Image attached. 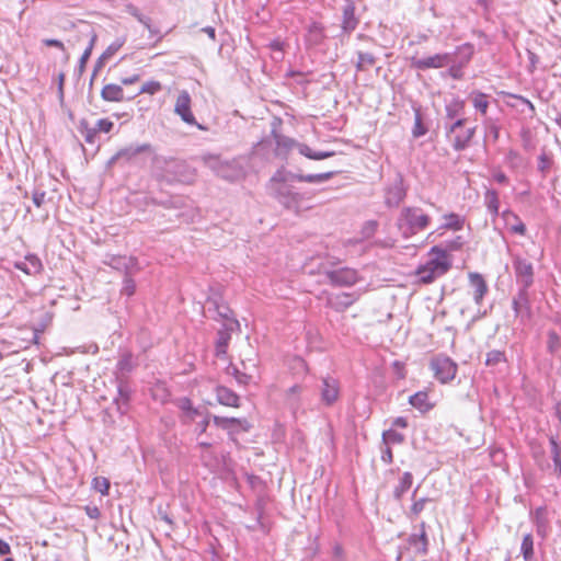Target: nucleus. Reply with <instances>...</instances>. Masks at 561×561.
<instances>
[{"label": "nucleus", "instance_id": "obj_1", "mask_svg": "<svg viewBox=\"0 0 561 561\" xmlns=\"http://www.w3.org/2000/svg\"><path fill=\"white\" fill-rule=\"evenodd\" d=\"M450 267L451 262L447 251L439 247H433L428 253V260L416 268L415 275L421 283L431 284L445 275Z\"/></svg>", "mask_w": 561, "mask_h": 561}, {"label": "nucleus", "instance_id": "obj_2", "mask_svg": "<svg viewBox=\"0 0 561 561\" xmlns=\"http://www.w3.org/2000/svg\"><path fill=\"white\" fill-rule=\"evenodd\" d=\"M430 224L431 217L417 206L403 207L397 219V227L405 239L424 231Z\"/></svg>", "mask_w": 561, "mask_h": 561}, {"label": "nucleus", "instance_id": "obj_3", "mask_svg": "<svg viewBox=\"0 0 561 561\" xmlns=\"http://www.w3.org/2000/svg\"><path fill=\"white\" fill-rule=\"evenodd\" d=\"M157 163H162V176L168 183L190 184L195 178L194 170L184 160L175 158H158Z\"/></svg>", "mask_w": 561, "mask_h": 561}, {"label": "nucleus", "instance_id": "obj_4", "mask_svg": "<svg viewBox=\"0 0 561 561\" xmlns=\"http://www.w3.org/2000/svg\"><path fill=\"white\" fill-rule=\"evenodd\" d=\"M335 172H323L317 174H297L288 172L285 169L277 170L271 179V182L278 186L280 184H287L291 181L306 182V183H323L333 178Z\"/></svg>", "mask_w": 561, "mask_h": 561}, {"label": "nucleus", "instance_id": "obj_5", "mask_svg": "<svg viewBox=\"0 0 561 561\" xmlns=\"http://www.w3.org/2000/svg\"><path fill=\"white\" fill-rule=\"evenodd\" d=\"M431 368L435 378L442 382L447 383L451 381L457 374V364L447 356H436L431 362Z\"/></svg>", "mask_w": 561, "mask_h": 561}, {"label": "nucleus", "instance_id": "obj_6", "mask_svg": "<svg viewBox=\"0 0 561 561\" xmlns=\"http://www.w3.org/2000/svg\"><path fill=\"white\" fill-rule=\"evenodd\" d=\"M450 55L449 53H437L432 56L419 58L416 56H412L410 58V65L413 69L416 70H428V69H439L445 68L448 64H450Z\"/></svg>", "mask_w": 561, "mask_h": 561}, {"label": "nucleus", "instance_id": "obj_7", "mask_svg": "<svg viewBox=\"0 0 561 561\" xmlns=\"http://www.w3.org/2000/svg\"><path fill=\"white\" fill-rule=\"evenodd\" d=\"M192 105V99L190 93L186 90H183L179 93L176 98V102L174 105V113L181 117V119L188 124V125H195L198 129L205 130L206 127L198 124L195 119V116L192 113L191 110Z\"/></svg>", "mask_w": 561, "mask_h": 561}, {"label": "nucleus", "instance_id": "obj_8", "mask_svg": "<svg viewBox=\"0 0 561 561\" xmlns=\"http://www.w3.org/2000/svg\"><path fill=\"white\" fill-rule=\"evenodd\" d=\"M325 277L331 285L339 287H350L359 280L357 271L350 267L327 271Z\"/></svg>", "mask_w": 561, "mask_h": 561}, {"label": "nucleus", "instance_id": "obj_9", "mask_svg": "<svg viewBox=\"0 0 561 561\" xmlns=\"http://www.w3.org/2000/svg\"><path fill=\"white\" fill-rule=\"evenodd\" d=\"M111 268L126 274H137L140 271L139 262L135 256L111 255L104 261Z\"/></svg>", "mask_w": 561, "mask_h": 561}, {"label": "nucleus", "instance_id": "obj_10", "mask_svg": "<svg viewBox=\"0 0 561 561\" xmlns=\"http://www.w3.org/2000/svg\"><path fill=\"white\" fill-rule=\"evenodd\" d=\"M512 308L515 317L519 318L522 322L528 321L531 318V305L529 300L528 288L519 287L517 294L513 297Z\"/></svg>", "mask_w": 561, "mask_h": 561}, {"label": "nucleus", "instance_id": "obj_11", "mask_svg": "<svg viewBox=\"0 0 561 561\" xmlns=\"http://www.w3.org/2000/svg\"><path fill=\"white\" fill-rule=\"evenodd\" d=\"M513 267L518 285L523 288H529L534 283V266L533 264L519 256L513 260Z\"/></svg>", "mask_w": 561, "mask_h": 561}, {"label": "nucleus", "instance_id": "obj_12", "mask_svg": "<svg viewBox=\"0 0 561 561\" xmlns=\"http://www.w3.org/2000/svg\"><path fill=\"white\" fill-rule=\"evenodd\" d=\"M275 196L280 204H283L286 208H298L302 201V195L294 190L288 184H280L275 186Z\"/></svg>", "mask_w": 561, "mask_h": 561}, {"label": "nucleus", "instance_id": "obj_13", "mask_svg": "<svg viewBox=\"0 0 561 561\" xmlns=\"http://www.w3.org/2000/svg\"><path fill=\"white\" fill-rule=\"evenodd\" d=\"M242 369L237 367L236 365L230 364L226 368V373L232 376L239 386H248L252 381V370L256 369V363H245L241 362Z\"/></svg>", "mask_w": 561, "mask_h": 561}, {"label": "nucleus", "instance_id": "obj_14", "mask_svg": "<svg viewBox=\"0 0 561 561\" xmlns=\"http://www.w3.org/2000/svg\"><path fill=\"white\" fill-rule=\"evenodd\" d=\"M425 523L420 524L417 531L412 533L408 538V543L417 556H426L428 552V538L425 530Z\"/></svg>", "mask_w": 561, "mask_h": 561}, {"label": "nucleus", "instance_id": "obj_15", "mask_svg": "<svg viewBox=\"0 0 561 561\" xmlns=\"http://www.w3.org/2000/svg\"><path fill=\"white\" fill-rule=\"evenodd\" d=\"M213 422L217 427L228 431L229 434L236 433L238 430L248 432L251 427L250 423L245 419L214 415Z\"/></svg>", "mask_w": 561, "mask_h": 561}, {"label": "nucleus", "instance_id": "obj_16", "mask_svg": "<svg viewBox=\"0 0 561 561\" xmlns=\"http://www.w3.org/2000/svg\"><path fill=\"white\" fill-rule=\"evenodd\" d=\"M340 396V386L336 379L328 377L322 379L320 397L323 404L330 407Z\"/></svg>", "mask_w": 561, "mask_h": 561}, {"label": "nucleus", "instance_id": "obj_17", "mask_svg": "<svg viewBox=\"0 0 561 561\" xmlns=\"http://www.w3.org/2000/svg\"><path fill=\"white\" fill-rule=\"evenodd\" d=\"M209 305L214 307L216 320H224V327L230 330L239 328V322L233 318L232 310L226 305H219L216 300H209Z\"/></svg>", "mask_w": 561, "mask_h": 561}, {"label": "nucleus", "instance_id": "obj_18", "mask_svg": "<svg viewBox=\"0 0 561 561\" xmlns=\"http://www.w3.org/2000/svg\"><path fill=\"white\" fill-rule=\"evenodd\" d=\"M477 131V126H471L457 130L451 139V147L455 151H462L470 146Z\"/></svg>", "mask_w": 561, "mask_h": 561}, {"label": "nucleus", "instance_id": "obj_19", "mask_svg": "<svg viewBox=\"0 0 561 561\" xmlns=\"http://www.w3.org/2000/svg\"><path fill=\"white\" fill-rule=\"evenodd\" d=\"M407 195L405 188L401 180L396 181L387 187L385 193V204L388 207H397L404 199Z\"/></svg>", "mask_w": 561, "mask_h": 561}, {"label": "nucleus", "instance_id": "obj_20", "mask_svg": "<svg viewBox=\"0 0 561 561\" xmlns=\"http://www.w3.org/2000/svg\"><path fill=\"white\" fill-rule=\"evenodd\" d=\"M131 390L127 381L118 379L117 396L114 398V404L121 414H125L128 410Z\"/></svg>", "mask_w": 561, "mask_h": 561}, {"label": "nucleus", "instance_id": "obj_21", "mask_svg": "<svg viewBox=\"0 0 561 561\" xmlns=\"http://www.w3.org/2000/svg\"><path fill=\"white\" fill-rule=\"evenodd\" d=\"M175 404L182 412L181 422L183 424H190L194 422L197 416L201 415L199 410L193 407L192 400L187 397L179 398Z\"/></svg>", "mask_w": 561, "mask_h": 561}, {"label": "nucleus", "instance_id": "obj_22", "mask_svg": "<svg viewBox=\"0 0 561 561\" xmlns=\"http://www.w3.org/2000/svg\"><path fill=\"white\" fill-rule=\"evenodd\" d=\"M151 151V145L150 144H142V145H130L127 146L116 152L115 156L111 159V162H114L116 160H125V161H131L136 156L142 153V152H150Z\"/></svg>", "mask_w": 561, "mask_h": 561}, {"label": "nucleus", "instance_id": "obj_23", "mask_svg": "<svg viewBox=\"0 0 561 561\" xmlns=\"http://www.w3.org/2000/svg\"><path fill=\"white\" fill-rule=\"evenodd\" d=\"M470 286L472 287V297L477 305H480L486 295L489 288L483 276L479 273L469 274Z\"/></svg>", "mask_w": 561, "mask_h": 561}, {"label": "nucleus", "instance_id": "obj_24", "mask_svg": "<svg viewBox=\"0 0 561 561\" xmlns=\"http://www.w3.org/2000/svg\"><path fill=\"white\" fill-rule=\"evenodd\" d=\"M450 54L453 55V61L455 64L466 68L474 55V46L471 43H463L457 46Z\"/></svg>", "mask_w": 561, "mask_h": 561}, {"label": "nucleus", "instance_id": "obj_25", "mask_svg": "<svg viewBox=\"0 0 561 561\" xmlns=\"http://www.w3.org/2000/svg\"><path fill=\"white\" fill-rule=\"evenodd\" d=\"M357 296L351 293H341L328 298V306L336 311H344L351 307L356 300Z\"/></svg>", "mask_w": 561, "mask_h": 561}, {"label": "nucleus", "instance_id": "obj_26", "mask_svg": "<svg viewBox=\"0 0 561 561\" xmlns=\"http://www.w3.org/2000/svg\"><path fill=\"white\" fill-rule=\"evenodd\" d=\"M215 393L217 401L221 405L239 408L240 407V397L232 391L231 389L225 386H217L215 388Z\"/></svg>", "mask_w": 561, "mask_h": 561}, {"label": "nucleus", "instance_id": "obj_27", "mask_svg": "<svg viewBox=\"0 0 561 561\" xmlns=\"http://www.w3.org/2000/svg\"><path fill=\"white\" fill-rule=\"evenodd\" d=\"M484 206L494 221L500 216V198L499 193L493 188H488L483 196Z\"/></svg>", "mask_w": 561, "mask_h": 561}, {"label": "nucleus", "instance_id": "obj_28", "mask_svg": "<svg viewBox=\"0 0 561 561\" xmlns=\"http://www.w3.org/2000/svg\"><path fill=\"white\" fill-rule=\"evenodd\" d=\"M273 138L275 140V152L277 156L286 154L291 149H296V145H298V141L294 138L278 134L275 130H273Z\"/></svg>", "mask_w": 561, "mask_h": 561}, {"label": "nucleus", "instance_id": "obj_29", "mask_svg": "<svg viewBox=\"0 0 561 561\" xmlns=\"http://www.w3.org/2000/svg\"><path fill=\"white\" fill-rule=\"evenodd\" d=\"M324 38V28L323 26L318 22H312L308 30L307 34L305 36L306 44L308 46H318L322 43Z\"/></svg>", "mask_w": 561, "mask_h": 561}, {"label": "nucleus", "instance_id": "obj_30", "mask_svg": "<svg viewBox=\"0 0 561 561\" xmlns=\"http://www.w3.org/2000/svg\"><path fill=\"white\" fill-rule=\"evenodd\" d=\"M101 98L106 102H122L125 100L123 88L114 83L103 87Z\"/></svg>", "mask_w": 561, "mask_h": 561}, {"label": "nucleus", "instance_id": "obj_31", "mask_svg": "<svg viewBox=\"0 0 561 561\" xmlns=\"http://www.w3.org/2000/svg\"><path fill=\"white\" fill-rule=\"evenodd\" d=\"M502 218L511 225L510 229L512 232L524 236L526 233V226L520 218L512 210L506 209L501 214Z\"/></svg>", "mask_w": 561, "mask_h": 561}, {"label": "nucleus", "instance_id": "obj_32", "mask_svg": "<svg viewBox=\"0 0 561 561\" xmlns=\"http://www.w3.org/2000/svg\"><path fill=\"white\" fill-rule=\"evenodd\" d=\"M296 149L301 156L311 160H323L334 156V151H314L308 145L302 142H298V145H296Z\"/></svg>", "mask_w": 561, "mask_h": 561}, {"label": "nucleus", "instance_id": "obj_33", "mask_svg": "<svg viewBox=\"0 0 561 561\" xmlns=\"http://www.w3.org/2000/svg\"><path fill=\"white\" fill-rule=\"evenodd\" d=\"M233 330L222 328L217 333V340H216V356L220 357L224 356L227 353V347L231 339V332Z\"/></svg>", "mask_w": 561, "mask_h": 561}, {"label": "nucleus", "instance_id": "obj_34", "mask_svg": "<svg viewBox=\"0 0 561 561\" xmlns=\"http://www.w3.org/2000/svg\"><path fill=\"white\" fill-rule=\"evenodd\" d=\"M357 24L358 21L355 18V7L353 3H348L343 10L342 27L345 32L350 33L356 28Z\"/></svg>", "mask_w": 561, "mask_h": 561}, {"label": "nucleus", "instance_id": "obj_35", "mask_svg": "<svg viewBox=\"0 0 561 561\" xmlns=\"http://www.w3.org/2000/svg\"><path fill=\"white\" fill-rule=\"evenodd\" d=\"M443 218L445 221L440 226L442 229L458 231L461 230L465 226V217L456 213L446 214Z\"/></svg>", "mask_w": 561, "mask_h": 561}, {"label": "nucleus", "instance_id": "obj_36", "mask_svg": "<svg viewBox=\"0 0 561 561\" xmlns=\"http://www.w3.org/2000/svg\"><path fill=\"white\" fill-rule=\"evenodd\" d=\"M413 476L411 472L407 471L399 479V483L396 485L393 490V497L398 501L402 499L404 493L412 486Z\"/></svg>", "mask_w": 561, "mask_h": 561}, {"label": "nucleus", "instance_id": "obj_37", "mask_svg": "<svg viewBox=\"0 0 561 561\" xmlns=\"http://www.w3.org/2000/svg\"><path fill=\"white\" fill-rule=\"evenodd\" d=\"M302 387L295 385L286 391V404L293 411L296 412L300 408V394Z\"/></svg>", "mask_w": 561, "mask_h": 561}, {"label": "nucleus", "instance_id": "obj_38", "mask_svg": "<svg viewBox=\"0 0 561 561\" xmlns=\"http://www.w3.org/2000/svg\"><path fill=\"white\" fill-rule=\"evenodd\" d=\"M470 96L476 111L480 112L482 115H485L489 107V95L480 91H473Z\"/></svg>", "mask_w": 561, "mask_h": 561}, {"label": "nucleus", "instance_id": "obj_39", "mask_svg": "<svg viewBox=\"0 0 561 561\" xmlns=\"http://www.w3.org/2000/svg\"><path fill=\"white\" fill-rule=\"evenodd\" d=\"M409 402L415 409L420 411H428L432 409V404L428 403V394L425 391H419L412 394Z\"/></svg>", "mask_w": 561, "mask_h": 561}, {"label": "nucleus", "instance_id": "obj_40", "mask_svg": "<svg viewBox=\"0 0 561 561\" xmlns=\"http://www.w3.org/2000/svg\"><path fill=\"white\" fill-rule=\"evenodd\" d=\"M520 552L523 554L524 561H535L534 538L531 534H526L523 537Z\"/></svg>", "mask_w": 561, "mask_h": 561}, {"label": "nucleus", "instance_id": "obj_41", "mask_svg": "<svg viewBox=\"0 0 561 561\" xmlns=\"http://www.w3.org/2000/svg\"><path fill=\"white\" fill-rule=\"evenodd\" d=\"M405 437L403 434L397 432L393 428L383 431L381 442L383 446L400 445L404 442Z\"/></svg>", "mask_w": 561, "mask_h": 561}, {"label": "nucleus", "instance_id": "obj_42", "mask_svg": "<svg viewBox=\"0 0 561 561\" xmlns=\"http://www.w3.org/2000/svg\"><path fill=\"white\" fill-rule=\"evenodd\" d=\"M376 62V57L370 53L357 51V62L355 64L357 71H366Z\"/></svg>", "mask_w": 561, "mask_h": 561}, {"label": "nucleus", "instance_id": "obj_43", "mask_svg": "<svg viewBox=\"0 0 561 561\" xmlns=\"http://www.w3.org/2000/svg\"><path fill=\"white\" fill-rule=\"evenodd\" d=\"M561 350V336L554 330L547 332V352L551 355H556Z\"/></svg>", "mask_w": 561, "mask_h": 561}, {"label": "nucleus", "instance_id": "obj_44", "mask_svg": "<svg viewBox=\"0 0 561 561\" xmlns=\"http://www.w3.org/2000/svg\"><path fill=\"white\" fill-rule=\"evenodd\" d=\"M465 103L460 100H454L445 106L446 118L456 119L463 111Z\"/></svg>", "mask_w": 561, "mask_h": 561}, {"label": "nucleus", "instance_id": "obj_45", "mask_svg": "<svg viewBox=\"0 0 561 561\" xmlns=\"http://www.w3.org/2000/svg\"><path fill=\"white\" fill-rule=\"evenodd\" d=\"M417 489L419 488H416L412 494V499L414 500V502L410 508V515L412 517L419 516L425 510L426 504L432 502V499H430V497H421L419 500H415V494H416Z\"/></svg>", "mask_w": 561, "mask_h": 561}, {"label": "nucleus", "instance_id": "obj_46", "mask_svg": "<svg viewBox=\"0 0 561 561\" xmlns=\"http://www.w3.org/2000/svg\"><path fill=\"white\" fill-rule=\"evenodd\" d=\"M507 358L505 352L499 350H492L486 353L485 365L489 367L496 366L501 363H506Z\"/></svg>", "mask_w": 561, "mask_h": 561}, {"label": "nucleus", "instance_id": "obj_47", "mask_svg": "<svg viewBox=\"0 0 561 561\" xmlns=\"http://www.w3.org/2000/svg\"><path fill=\"white\" fill-rule=\"evenodd\" d=\"M79 130L83 135L85 142L92 145L95 142V136L98 130L95 127H90L87 121L82 119L80 122Z\"/></svg>", "mask_w": 561, "mask_h": 561}, {"label": "nucleus", "instance_id": "obj_48", "mask_svg": "<svg viewBox=\"0 0 561 561\" xmlns=\"http://www.w3.org/2000/svg\"><path fill=\"white\" fill-rule=\"evenodd\" d=\"M135 274H126L124 275V279H123V286H122V289H121V294L122 295H125L127 297H130L135 294L136 291V283L133 278Z\"/></svg>", "mask_w": 561, "mask_h": 561}, {"label": "nucleus", "instance_id": "obj_49", "mask_svg": "<svg viewBox=\"0 0 561 561\" xmlns=\"http://www.w3.org/2000/svg\"><path fill=\"white\" fill-rule=\"evenodd\" d=\"M542 513H543L542 507H539L536 510L535 524L537 527V534L541 538H545L547 535V523H546L545 518L542 517Z\"/></svg>", "mask_w": 561, "mask_h": 561}, {"label": "nucleus", "instance_id": "obj_50", "mask_svg": "<svg viewBox=\"0 0 561 561\" xmlns=\"http://www.w3.org/2000/svg\"><path fill=\"white\" fill-rule=\"evenodd\" d=\"M427 133V128L423 125L422 115L419 110L415 111L414 117V126L412 129V135L415 138H420Z\"/></svg>", "mask_w": 561, "mask_h": 561}, {"label": "nucleus", "instance_id": "obj_51", "mask_svg": "<svg viewBox=\"0 0 561 561\" xmlns=\"http://www.w3.org/2000/svg\"><path fill=\"white\" fill-rule=\"evenodd\" d=\"M162 89V85L159 81H154V80H150V81H147L145 82L141 88L139 89L138 93L136 95H139V94H156L158 93L159 91H161Z\"/></svg>", "mask_w": 561, "mask_h": 561}, {"label": "nucleus", "instance_id": "obj_52", "mask_svg": "<svg viewBox=\"0 0 561 561\" xmlns=\"http://www.w3.org/2000/svg\"><path fill=\"white\" fill-rule=\"evenodd\" d=\"M121 373H130L134 369L133 356L130 353H125L116 365Z\"/></svg>", "mask_w": 561, "mask_h": 561}, {"label": "nucleus", "instance_id": "obj_53", "mask_svg": "<svg viewBox=\"0 0 561 561\" xmlns=\"http://www.w3.org/2000/svg\"><path fill=\"white\" fill-rule=\"evenodd\" d=\"M96 38H98V35L95 32H91L90 34V42H89V45L88 47L84 49L82 56L80 57V60H79V64H80V68H83L87 60L90 58L91 56V53H92V49H93V46L96 42Z\"/></svg>", "mask_w": 561, "mask_h": 561}, {"label": "nucleus", "instance_id": "obj_54", "mask_svg": "<svg viewBox=\"0 0 561 561\" xmlns=\"http://www.w3.org/2000/svg\"><path fill=\"white\" fill-rule=\"evenodd\" d=\"M467 119L466 118H456L450 124H445V133L446 137H451L453 134H455L457 130L462 129L466 125Z\"/></svg>", "mask_w": 561, "mask_h": 561}, {"label": "nucleus", "instance_id": "obj_55", "mask_svg": "<svg viewBox=\"0 0 561 561\" xmlns=\"http://www.w3.org/2000/svg\"><path fill=\"white\" fill-rule=\"evenodd\" d=\"M93 488L102 495H106L110 490V481L103 477H96L93 479Z\"/></svg>", "mask_w": 561, "mask_h": 561}, {"label": "nucleus", "instance_id": "obj_56", "mask_svg": "<svg viewBox=\"0 0 561 561\" xmlns=\"http://www.w3.org/2000/svg\"><path fill=\"white\" fill-rule=\"evenodd\" d=\"M330 561H347V557H346L345 550H344V548L342 547L341 543L335 542L332 546Z\"/></svg>", "mask_w": 561, "mask_h": 561}, {"label": "nucleus", "instance_id": "obj_57", "mask_svg": "<svg viewBox=\"0 0 561 561\" xmlns=\"http://www.w3.org/2000/svg\"><path fill=\"white\" fill-rule=\"evenodd\" d=\"M446 67H448V75L453 79H456V80L462 79L465 68L453 61V55H450V64H448Z\"/></svg>", "mask_w": 561, "mask_h": 561}, {"label": "nucleus", "instance_id": "obj_58", "mask_svg": "<svg viewBox=\"0 0 561 561\" xmlns=\"http://www.w3.org/2000/svg\"><path fill=\"white\" fill-rule=\"evenodd\" d=\"M125 44L124 38H116L108 47L105 49V51L102 55V58H110L113 56L116 51L121 49V47Z\"/></svg>", "mask_w": 561, "mask_h": 561}, {"label": "nucleus", "instance_id": "obj_59", "mask_svg": "<svg viewBox=\"0 0 561 561\" xmlns=\"http://www.w3.org/2000/svg\"><path fill=\"white\" fill-rule=\"evenodd\" d=\"M378 228V222L376 220H368L364 224L362 229V234L364 238L368 239L375 234Z\"/></svg>", "mask_w": 561, "mask_h": 561}, {"label": "nucleus", "instance_id": "obj_60", "mask_svg": "<svg viewBox=\"0 0 561 561\" xmlns=\"http://www.w3.org/2000/svg\"><path fill=\"white\" fill-rule=\"evenodd\" d=\"M551 159L545 153L542 152L539 157H538V164H537V168L538 170L542 173V174H546L548 172V170L550 169L551 167Z\"/></svg>", "mask_w": 561, "mask_h": 561}, {"label": "nucleus", "instance_id": "obj_61", "mask_svg": "<svg viewBox=\"0 0 561 561\" xmlns=\"http://www.w3.org/2000/svg\"><path fill=\"white\" fill-rule=\"evenodd\" d=\"M114 124L112 121L107 118H101L96 122L95 128L99 131L102 133H110L113 128Z\"/></svg>", "mask_w": 561, "mask_h": 561}, {"label": "nucleus", "instance_id": "obj_62", "mask_svg": "<svg viewBox=\"0 0 561 561\" xmlns=\"http://www.w3.org/2000/svg\"><path fill=\"white\" fill-rule=\"evenodd\" d=\"M125 11L131 16H134L138 22H140V19L145 18V14H142L141 11L133 3L126 4Z\"/></svg>", "mask_w": 561, "mask_h": 561}, {"label": "nucleus", "instance_id": "obj_63", "mask_svg": "<svg viewBox=\"0 0 561 561\" xmlns=\"http://www.w3.org/2000/svg\"><path fill=\"white\" fill-rule=\"evenodd\" d=\"M381 460L385 463H387V465L392 463L393 455H392L391 447L382 445V447H381Z\"/></svg>", "mask_w": 561, "mask_h": 561}, {"label": "nucleus", "instance_id": "obj_64", "mask_svg": "<svg viewBox=\"0 0 561 561\" xmlns=\"http://www.w3.org/2000/svg\"><path fill=\"white\" fill-rule=\"evenodd\" d=\"M552 460H553L554 472L558 476H560L561 474V450L552 453Z\"/></svg>", "mask_w": 561, "mask_h": 561}]
</instances>
